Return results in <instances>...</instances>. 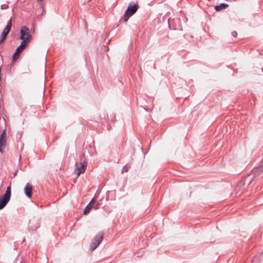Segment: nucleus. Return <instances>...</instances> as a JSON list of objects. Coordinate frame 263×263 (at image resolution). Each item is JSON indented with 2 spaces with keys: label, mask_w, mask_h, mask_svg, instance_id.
Here are the masks:
<instances>
[{
  "label": "nucleus",
  "mask_w": 263,
  "mask_h": 263,
  "mask_svg": "<svg viewBox=\"0 0 263 263\" xmlns=\"http://www.w3.org/2000/svg\"><path fill=\"white\" fill-rule=\"evenodd\" d=\"M11 195V187L9 186L7 187L6 193L0 197V210L3 209L8 203L10 199Z\"/></svg>",
  "instance_id": "f03ea898"
},
{
  "label": "nucleus",
  "mask_w": 263,
  "mask_h": 263,
  "mask_svg": "<svg viewBox=\"0 0 263 263\" xmlns=\"http://www.w3.org/2000/svg\"><path fill=\"white\" fill-rule=\"evenodd\" d=\"M262 166H263V164H262Z\"/></svg>",
  "instance_id": "6ab92c4d"
},
{
  "label": "nucleus",
  "mask_w": 263,
  "mask_h": 263,
  "mask_svg": "<svg viewBox=\"0 0 263 263\" xmlns=\"http://www.w3.org/2000/svg\"><path fill=\"white\" fill-rule=\"evenodd\" d=\"M7 145V133L4 130L0 137V152L2 153Z\"/></svg>",
  "instance_id": "423d86ee"
},
{
  "label": "nucleus",
  "mask_w": 263,
  "mask_h": 263,
  "mask_svg": "<svg viewBox=\"0 0 263 263\" xmlns=\"http://www.w3.org/2000/svg\"><path fill=\"white\" fill-rule=\"evenodd\" d=\"M138 9V5H129L124 14V21L126 22L128 18L135 14Z\"/></svg>",
  "instance_id": "7ed1b4c3"
},
{
  "label": "nucleus",
  "mask_w": 263,
  "mask_h": 263,
  "mask_svg": "<svg viewBox=\"0 0 263 263\" xmlns=\"http://www.w3.org/2000/svg\"><path fill=\"white\" fill-rule=\"evenodd\" d=\"M87 165V163L86 161H81L76 163V169L74 171L78 177L85 172Z\"/></svg>",
  "instance_id": "20e7f679"
},
{
  "label": "nucleus",
  "mask_w": 263,
  "mask_h": 263,
  "mask_svg": "<svg viewBox=\"0 0 263 263\" xmlns=\"http://www.w3.org/2000/svg\"><path fill=\"white\" fill-rule=\"evenodd\" d=\"M20 54V53H19L18 52H17V51H15V52L13 55V60L15 61L17 59H18V58H19Z\"/></svg>",
  "instance_id": "4468645a"
},
{
  "label": "nucleus",
  "mask_w": 263,
  "mask_h": 263,
  "mask_svg": "<svg viewBox=\"0 0 263 263\" xmlns=\"http://www.w3.org/2000/svg\"><path fill=\"white\" fill-rule=\"evenodd\" d=\"M6 36H3V34H1V39H0V44L2 43L5 40V38H6Z\"/></svg>",
  "instance_id": "2eb2a0df"
},
{
  "label": "nucleus",
  "mask_w": 263,
  "mask_h": 263,
  "mask_svg": "<svg viewBox=\"0 0 263 263\" xmlns=\"http://www.w3.org/2000/svg\"><path fill=\"white\" fill-rule=\"evenodd\" d=\"M229 7V5L226 3H221L219 5H216L215 6V10L216 11H220L222 10L226 9Z\"/></svg>",
  "instance_id": "9b49d317"
},
{
  "label": "nucleus",
  "mask_w": 263,
  "mask_h": 263,
  "mask_svg": "<svg viewBox=\"0 0 263 263\" xmlns=\"http://www.w3.org/2000/svg\"><path fill=\"white\" fill-rule=\"evenodd\" d=\"M25 193L28 198H31L32 194V187L31 185L27 183L24 188Z\"/></svg>",
  "instance_id": "6e6552de"
},
{
  "label": "nucleus",
  "mask_w": 263,
  "mask_h": 263,
  "mask_svg": "<svg viewBox=\"0 0 263 263\" xmlns=\"http://www.w3.org/2000/svg\"><path fill=\"white\" fill-rule=\"evenodd\" d=\"M261 70H262V72H263V69H262Z\"/></svg>",
  "instance_id": "a211bd4d"
},
{
  "label": "nucleus",
  "mask_w": 263,
  "mask_h": 263,
  "mask_svg": "<svg viewBox=\"0 0 263 263\" xmlns=\"http://www.w3.org/2000/svg\"><path fill=\"white\" fill-rule=\"evenodd\" d=\"M253 178H252L251 180H250V181H249V183H248V184H250L252 182V181H253Z\"/></svg>",
  "instance_id": "f3484780"
},
{
  "label": "nucleus",
  "mask_w": 263,
  "mask_h": 263,
  "mask_svg": "<svg viewBox=\"0 0 263 263\" xmlns=\"http://www.w3.org/2000/svg\"><path fill=\"white\" fill-rule=\"evenodd\" d=\"M11 26H12V21H11V20H10L8 21L7 26H6V27L5 28V29H4L2 33V34H3L4 36L7 35V34H8L10 30Z\"/></svg>",
  "instance_id": "9d476101"
},
{
  "label": "nucleus",
  "mask_w": 263,
  "mask_h": 263,
  "mask_svg": "<svg viewBox=\"0 0 263 263\" xmlns=\"http://www.w3.org/2000/svg\"><path fill=\"white\" fill-rule=\"evenodd\" d=\"M262 253H261L260 256L258 257L257 256H255L253 259H252V263H256V261L261 262L262 261L261 257H262Z\"/></svg>",
  "instance_id": "ddd939ff"
},
{
  "label": "nucleus",
  "mask_w": 263,
  "mask_h": 263,
  "mask_svg": "<svg viewBox=\"0 0 263 263\" xmlns=\"http://www.w3.org/2000/svg\"><path fill=\"white\" fill-rule=\"evenodd\" d=\"M20 39L22 40V42H24L28 44L32 40V36L28 28L26 26H22L20 30Z\"/></svg>",
  "instance_id": "f257e3e1"
},
{
  "label": "nucleus",
  "mask_w": 263,
  "mask_h": 263,
  "mask_svg": "<svg viewBox=\"0 0 263 263\" xmlns=\"http://www.w3.org/2000/svg\"><path fill=\"white\" fill-rule=\"evenodd\" d=\"M28 44H25L24 42L21 43L20 46L17 48L16 51L21 53L27 47Z\"/></svg>",
  "instance_id": "f8f14e48"
},
{
  "label": "nucleus",
  "mask_w": 263,
  "mask_h": 263,
  "mask_svg": "<svg viewBox=\"0 0 263 263\" xmlns=\"http://www.w3.org/2000/svg\"><path fill=\"white\" fill-rule=\"evenodd\" d=\"M231 33L232 35L235 37H236L237 35V33L236 31H232Z\"/></svg>",
  "instance_id": "dca6fc26"
},
{
  "label": "nucleus",
  "mask_w": 263,
  "mask_h": 263,
  "mask_svg": "<svg viewBox=\"0 0 263 263\" xmlns=\"http://www.w3.org/2000/svg\"><path fill=\"white\" fill-rule=\"evenodd\" d=\"M96 203L95 200L94 199H92L90 202L87 205V206L84 209V210L83 211L84 214H87L89 213L90 210L94 208L95 209H97L98 206L97 205H95Z\"/></svg>",
  "instance_id": "0eeeda50"
},
{
  "label": "nucleus",
  "mask_w": 263,
  "mask_h": 263,
  "mask_svg": "<svg viewBox=\"0 0 263 263\" xmlns=\"http://www.w3.org/2000/svg\"><path fill=\"white\" fill-rule=\"evenodd\" d=\"M263 172V166L254 168L252 170V174L253 175V178L257 177Z\"/></svg>",
  "instance_id": "1a4fd4ad"
},
{
  "label": "nucleus",
  "mask_w": 263,
  "mask_h": 263,
  "mask_svg": "<svg viewBox=\"0 0 263 263\" xmlns=\"http://www.w3.org/2000/svg\"><path fill=\"white\" fill-rule=\"evenodd\" d=\"M103 234L102 233H100L96 235L90 244V249L92 251L95 250L101 242L103 240Z\"/></svg>",
  "instance_id": "39448f33"
}]
</instances>
